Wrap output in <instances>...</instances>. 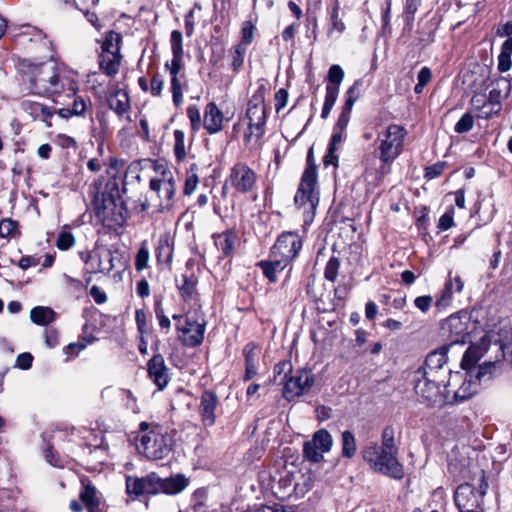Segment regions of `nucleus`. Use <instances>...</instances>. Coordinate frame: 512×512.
<instances>
[{"label":"nucleus","mask_w":512,"mask_h":512,"mask_svg":"<svg viewBox=\"0 0 512 512\" xmlns=\"http://www.w3.org/2000/svg\"><path fill=\"white\" fill-rule=\"evenodd\" d=\"M362 459L376 473L401 480L405 475L404 466L398 460V447L395 443V431L391 426L383 429L381 445L370 442L362 448Z\"/></svg>","instance_id":"nucleus-1"},{"label":"nucleus","mask_w":512,"mask_h":512,"mask_svg":"<svg viewBox=\"0 0 512 512\" xmlns=\"http://www.w3.org/2000/svg\"><path fill=\"white\" fill-rule=\"evenodd\" d=\"M317 166L313 160L312 148L307 155V166L302 174L294 197L296 207L303 213L304 225H310L315 217L319 204Z\"/></svg>","instance_id":"nucleus-2"},{"label":"nucleus","mask_w":512,"mask_h":512,"mask_svg":"<svg viewBox=\"0 0 512 512\" xmlns=\"http://www.w3.org/2000/svg\"><path fill=\"white\" fill-rule=\"evenodd\" d=\"M29 90L36 95L60 94L65 87L53 62L30 65L24 75Z\"/></svg>","instance_id":"nucleus-3"},{"label":"nucleus","mask_w":512,"mask_h":512,"mask_svg":"<svg viewBox=\"0 0 512 512\" xmlns=\"http://www.w3.org/2000/svg\"><path fill=\"white\" fill-rule=\"evenodd\" d=\"M444 379L422 372H414L413 389L417 400L427 407L441 406L449 402L450 390Z\"/></svg>","instance_id":"nucleus-4"},{"label":"nucleus","mask_w":512,"mask_h":512,"mask_svg":"<svg viewBox=\"0 0 512 512\" xmlns=\"http://www.w3.org/2000/svg\"><path fill=\"white\" fill-rule=\"evenodd\" d=\"M407 129L399 124H390L377 136L375 149L381 167H389L403 152Z\"/></svg>","instance_id":"nucleus-5"},{"label":"nucleus","mask_w":512,"mask_h":512,"mask_svg":"<svg viewBox=\"0 0 512 512\" xmlns=\"http://www.w3.org/2000/svg\"><path fill=\"white\" fill-rule=\"evenodd\" d=\"M149 426L147 422L140 423L139 429L143 434L139 438L137 448L148 459H164L172 450V439L158 427L149 430Z\"/></svg>","instance_id":"nucleus-6"},{"label":"nucleus","mask_w":512,"mask_h":512,"mask_svg":"<svg viewBox=\"0 0 512 512\" xmlns=\"http://www.w3.org/2000/svg\"><path fill=\"white\" fill-rule=\"evenodd\" d=\"M248 123V133H245L244 140L250 142L252 136L258 140L265 133L266 123V107L264 100V91L259 88L251 97L248 102L246 111Z\"/></svg>","instance_id":"nucleus-7"},{"label":"nucleus","mask_w":512,"mask_h":512,"mask_svg":"<svg viewBox=\"0 0 512 512\" xmlns=\"http://www.w3.org/2000/svg\"><path fill=\"white\" fill-rule=\"evenodd\" d=\"M487 489L488 483L484 477L480 480L478 489L469 483L459 485L454 494V501L459 512L482 510L483 498Z\"/></svg>","instance_id":"nucleus-8"},{"label":"nucleus","mask_w":512,"mask_h":512,"mask_svg":"<svg viewBox=\"0 0 512 512\" xmlns=\"http://www.w3.org/2000/svg\"><path fill=\"white\" fill-rule=\"evenodd\" d=\"M226 184L230 185L238 193H250L256 188L257 175L246 163L238 162L231 168Z\"/></svg>","instance_id":"nucleus-9"},{"label":"nucleus","mask_w":512,"mask_h":512,"mask_svg":"<svg viewBox=\"0 0 512 512\" xmlns=\"http://www.w3.org/2000/svg\"><path fill=\"white\" fill-rule=\"evenodd\" d=\"M333 445V438L326 429L317 430L311 440L303 445V456L307 461L319 463L323 460V454L328 453Z\"/></svg>","instance_id":"nucleus-10"},{"label":"nucleus","mask_w":512,"mask_h":512,"mask_svg":"<svg viewBox=\"0 0 512 512\" xmlns=\"http://www.w3.org/2000/svg\"><path fill=\"white\" fill-rule=\"evenodd\" d=\"M93 197L95 201H100L98 192ZM101 201L102 206L97 208V213L102 221L108 226H122L126 219L123 203L120 200L117 202L111 195L106 197L105 194H102Z\"/></svg>","instance_id":"nucleus-11"},{"label":"nucleus","mask_w":512,"mask_h":512,"mask_svg":"<svg viewBox=\"0 0 512 512\" xmlns=\"http://www.w3.org/2000/svg\"><path fill=\"white\" fill-rule=\"evenodd\" d=\"M149 186L159 199L158 206L160 210L172 208L175 196V182L171 171L164 170L160 178H152Z\"/></svg>","instance_id":"nucleus-12"},{"label":"nucleus","mask_w":512,"mask_h":512,"mask_svg":"<svg viewBox=\"0 0 512 512\" xmlns=\"http://www.w3.org/2000/svg\"><path fill=\"white\" fill-rule=\"evenodd\" d=\"M301 248L302 238L296 232H284L277 238L271 254L290 264L298 256Z\"/></svg>","instance_id":"nucleus-13"},{"label":"nucleus","mask_w":512,"mask_h":512,"mask_svg":"<svg viewBox=\"0 0 512 512\" xmlns=\"http://www.w3.org/2000/svg\"><path fill=\"white\" fill-rule=\"evenodd\" d=\"M448 349L449 347L445 345L431 352L426 357L424 366L417 369L416 372H422L446 380L447 375L451 374V370L445 367Z\"/></svg>","instance_id":"nucleus-14"},{"label":"nucleus","mask_w":512,"mask_h":512,"mask_svg":"<svg viewBox=\"0 0 512 512\" xmlns=\"http://www.w3.org/2000/svg\"><path fill=\"white\" fill-rule=\"evenodd\" d=\"M283 384V395L290 401L309 391L311 386L314 384V376L306 370H298Z\"/></svg>","instance_id":"nucleus-15"},{"label":"nucleus","mask_w":512,"mask_h":512,"mask_svg":"<svg viewBox=\"0 0 512 512\" xmlns=\"http://www.w3.org/2000/svg\"><path fill=\"white\" fill-rule=\"evenodd\" d=\"M176 330L179 333V339L185 346L196 347L203 342L205 323L186 317L184 323L176 324Z\"/></svg>","instance_id":"nucleus-16"},{"label":"nucleus","mask_w":512,"mask_h":512,"mask_svg":"<svg viewBox=\"0 0 512 512\" xmlns=\"http://www.w3.org/2000/svg\"><path fill=\"white\" fill-rule=\"evenodd\" d=\"M450 335V344H464L469 335V319L467 315L449 316L442 328Z\"/></svg>","instance_id":"nucleus-17"},{"label":"nucleus","mask_w":512,"mask_h":512,"mask_svg":"<svg viewBox=\"0 0 512 512\" xmlns=\"http://www.w3.org/2000/svg\"><path fill=\"white\" fill-rule=\"evenodd\" d=\"M82 259L89 266L92 273H109L114 268V257L111 250L101 248L95 250L93 253H88Z\"/></svg>","instance_id":"nucleus-18"},{"label":"nucleus","mask_w":512,"mask_h":512,"mask_svg":"<svg viewBox=\"0 0 512 512\" xmlns=\"http://www.w3.org/2000/svg\"><path fill=\"white\" fill-rule=\"evenodd\" d=\"M126 492L136 498L144 494H156V473H150L142 478L127 476Z\"/></svg>","instance_id":"nucleus-19"},{"label":"nucleus","mask_w":512,"mask_h":512,"mask_svg":"<svg viewBox=\"0 0 512 512\" xmlns=\"http://www.w3.org/2000/svg\"><path fill=\"white\" fill-rule=\"evenodd\" d=\"M148 376L159 390H163L170 381L169 370L161 354H155L147 363Z\"/></svg>","instance_id":"nucleus-20"},{"label":"nucleus","mask_w":512,"mask_h":512,"mask_svg":"<svg viewBox=\"0 0 512 512\" xmlns=\"http://www.w3.org/2000/svg\"><path fill=\"white\" fill-rule=\"evenodd\" d=\"M472 378L473 375H471V373H466L464 377L461 373L457 372L453 376L454 381H462V384L457 390L454 391L452 397L449 396V402H447L448 404L465 401L477 392L478 383Z\"/></svg>","instance_id":"nucleus-21"},{"label":"nucleus","mask_w":512,"mask_h":512,"mask_svg":"<svg viewBox=\"0 0 512 512\" xmlns=\"http://www.w3.org/2000/svg\"><path fill=\"white\" fill-rule=\"evenodd\" d=\"M218 406V397L212 391H204L201 395L199 414L204 426H212L215 424V411Z\"/></svg>","instance_id":"nucleus-22"},{"label":"nucleus","mask_w":512,"mask_h":512,"mask_svg":"<svg viewBox=\"0 0 512 512\" xmlns=\"http://www.w3.org/2000/svg\"><path fill=\"white\" fill-rule=\"evenodd\" d=\"M189 484L188 478L179 474L168 478H160L156 474V494L165 493L174 495L181 493Z\"/></svg>","instance_id":"nucleus-23"},{"label":"nucleus","mask_w":512,"mask_h":512,"mask_svg":"<svg viewBox=\"0 0 512 512\" xmlns=\"http://www.w3.org/2000/svg\"><path fill=\"white\" fill-rule=\"evenodd\" d=\"M223 113L214 102L206 105L204 111L203 125L209 134H216L222 130Z\"/></svg>","instance_id":"nucleus-24"},{"label":"nucleus","mask_w":512,"mask_h":512,"mask_svg":"<svg viewBox=\"0 0 512 512\" xmlns=\"http://www.w3.org/2000/svg\"><path fill=\"white\" fill-rule=\"evenodd\" d=\"M109 108L112 109L120 118L130 120L129 112L131 109L128 93L123 89H117L110 94L108 98Z\"/></svg>","instance_id":"nucleus-25"},{"label":"nucleus","mask_w":512,"mask_h":512,"mask_svg":"<svg viewBox=\"0 0 512 512\" xmlns=\"http://www.w3.org/2000/svg\"><path fill=\"white\" fill-rule=\"evenodd\" d=\"M464 283L460 276L452 277L451 273H449L448 278L444 285V290L441 294V296L436 301V307L437 308H444L447 307L452 298L454 293H460L463 290Z\"/></svg>","instance_id":"nucleus-26"},{"label":"nucleus","mask_w":512,"mask_h":512,"mask_svg":"<svg viewBox=\"0 0 512 512\" xmlns=\"http://www.w3.org/2000/svg\"><path fill=\"white\" fill-rule=\"evenodd\" d=\"M213 238L215 246L222 252L223 257H230L234 254L238 236L233 230L215 234Z\"/></svg>","instance_id":"nucleus-27"},{"label":"nucleus","mask_w":512,"mask_h":512,"mask_svg":"<svg viewBox=\"0 0 512 512\" xmlns=\"http://www.w3.org/2000/svg\"><path fill=\"white\" fill-rule=\"evenodd\" d=\"M121 54L101 53L99 56V68L107 76H115L120 67Z\"/></svg>","instance_id":"nucleus-28"},{"label":"nucleus","mask_w":512,"mask_h":512,"mask_svg":"<svg viewBox=\"0 0 512 512\" xmlns=\"http://www.w3.org/2000/svg\"><path fill=\"white\" fill-rule=\"evenodd\" d=\"M272 259L269 261H260L258 266L262 269L265 277L271 282L277 280V273L283 271V269L289 265L286 261H282L280 257H276L271 254Z\"/></svg>","instance_id":"nucleus-29"},{"label":"nucleus","mask_w":512,"mask_h":512,"mask_svg":"<svg viewBox=\"0 0 512 512\" xmlns=\"http://www.w3.org/2000/svg\"><path fill=\"white\" fill-rule=\"evenodd\" d=\"M155 253L158 263H171L173 258V241L168 235L160 238Z\"/></svg>","instance_id":"nucleus-30"},{"label":"nucleus","mask_w":512,"mask_h":512,"mask_svg":"<svg viewBox=\"0 0 512 512\" xmlns=\"http://www.w3.org/2000/svg\"><path fill=\"white\" fill-rule=\"evenodd\" d=\"M30 319L37 325L45 326L55 320V312L49 307L36 306L30 311Z\"/></svg>","instance_id":"nucleus-31"},{"label":"nucleus","mask_w":512,"mask_h":512,"mask_svg":"<svg viewBox=\"0 0 512 512\" xmlns=\"http://www.w3.org/2000/svg\"><path fill=\"white\" fill-rule=\"evenodd\" d=\"M80 498L85 504L88 512H101L100 501L97 497V491L95 487L90 485L85 486L80 493Z\"/></svg>","instance_id":"nucleus-32"},{"label":"nucleus","mask_w":512,"mask_h":512,"mask_svg":"<svg viewBox=\"0 0 512 512\" xmlns=\"http://www.w3.org/2000/svg\"><path fill=\"white\" fill-rule=\"evenodd\" d=\"M501 99H502V90L500 88H493L490 90L489 95L487 97L488 103L490 105L489 111H484L482 114L483 119H489L493 115H496L501 110Z\"/></svg>","instance_id":"nucleus-33"},{"label":"nucleus","mask_w":512,"mask_h":512,"mask_svg":"<svg viewBox=\"0 0 512 512\" xmlns=\"http://www.w3.org/2000/svg\"><path fill=\"white\" fill-rule=\"evenodd\" d=\"M122 37L119 33L110 31L106 34L104 42L102 44L101 53H120Z\"/></svg>","instance_id":"nucleus-34"},{"label":"nucleus","mask_w":512,"mask_h":512,"mask_svg":"<svg viewBox=\"0 0 512 512\" xmlns=\"http://www.w3.org/2000/svg\"><path fill=\"white\" fill-rule=\"evenodd\" d=\"M357 451V444L354 434L345 430L342 432V456L345 458H352Z\"/></svg>","instance_id":"nucleus-35"},{"label":"nucleus","mask_w":512,"mask_h":512,"mask_svg":"<svg viewBox=\"0 0 512 512\" xmlns=\"http://www.w3.org/2000/svg\"><path fill=\"white\" fill-rule=\"evenodd\" d=\"M186 86V80L184 75L179 77L171 78V93L173 103L176 107H180L183 103V88Z\"/></svg>","instance_id":"nucleus-36"},{"label":"nucleus","mask_w":512,"mask_h":512,"mask_svg":"<svg viewBox=\"0 0 512 512\" xmlns=\"http://www.w3.org/2000/svg\"><path fill=\"white\" fill-rule=\"evenodd\" d=\"M174 136V146L173 151L175 158L178 162L183 161L186 158V148H185V134L182 130L176 129L173 133Z\"/></svg>","instance_id":"nucleus-37"},{"label":"nucleus","mask_w":512,"mask_h":512,"mask_svg":"<svg viewBox=\"0 0 512 512\" xmlns=\"http://www.w3.org/2000/svg\"><path fill=\"white\" fill-rule=\"evenodd\" d=\"M150 259V252L147 246V241H143L135 257V269L143 271L148 267Z\"/></svg>","instance_id":"nucleus-38"},{"label":"nucleus","mask_w":512,"mask_h":512,"mask_svg":"<svg viewBox=\"0 0 512 512\" xmlns=\"http://www.w3.org/2000/svg\"><path fill=\"white\" fill-rule=\"evenodd\" d=\"M339 10H340V6H339L338 1H336L330 11L331 27L329 28V31H328L329 33L336 31L339 34H341L344 32V30L346 28L343 20L339 17Z\"/></svg>","instance_id":"nucleus-39"},{"label":"nucleus","mask_w":512,"mask_h":512,"mask_svg":"<svg viewBox=\"0 0 512 512\" xmlns=\"http://www.w3.org/2000/svg\"><path fill=\"white\" fill-rule=\"evenodd\" d=\"M247 48L244 45H235L231 50L232 58V69L234 72H238L242 67L245 59Z\"/></svg>","instance_id":"nucleus-40"},{"label":"nucleus","mask_w":512,"mask_h":512,"mask_svg":"<svg viewBox=\"0 0 512 512\" xmlns=\"http://www.w3.org/2000/svg\"><path fill=\"white\" fill-rule=\"evenodd\" d=\"M172 56L184 57L183 35L179 30H173L170 35Z\"/></svg>","instance_id":"nucleus-41"},{"label":"nucleus","mask_w":512,"mask_h":512,"mask_svg":"<svg viewBox=\"0 0 512 512\" xmlns=\"http://www.w3.org/2000/svg\"><path fill=\"white\" fill-rule=\"evenodd\" d=\"M478 361L477 351L473 348H469L463 358L461 360L462 369L466 370L467 373H471L473 375L474 370H476V363Z\"/></svg>","instance_id":"nucleus-42"},{"label":"nucleus","mask_w":512,"mask_h":512,"mask_svg":"<svg viewBox=\"0 0 512 512\" xmlns=\"http://www.w3.org/2000/svg\"><path fill=\"white\" fill-rule=\"evenodd\" d=\"M75 245V237L68 230H62L56 240V247L61 251H66Z\"/></svg>","instance_id":"nucleus-43"},{"label":"nucleus","mask_w":512,"mask_h":512,"mask_svg":"<svg viewBox=\"0 0 512 512\" xmlns=\"http://www.w3.org/2000/svg\"><path fill=\"white\" fill-rule=\"evenodd\" d=\"M292 372V364L289 361H282L274 367V378L279 383H284L289 377L288 374Z\"/></svg>","instance_id":"nucleus-44"},{"label":"nucleus","mask_w":512,"mask_h":512,"mask_svg":"<svg viewBox=\"0 0 512 512\" xmlns=\"http://www.w3.org/2000/svg\"><path fill=\"white\" fill-rule=\"evenodd\" d=\"M328 84L329 86H337L340 88V85L344 79V71L341 66L337 64H333L328 71Z\"/></svg>","instance_id":"nucleus-45"},{"label":"nucleus","mask_w":512,"mask_h":512,"mask_svg":"<svg viewBox=\"0 0 512 512\" xmlns=\"http://www.w3.org/2000/svg\"><path fill=\"white\" fill-rule=\"evenodd\" d=\"M471 106L477 112V117L482 118V114L486 108L490 109L487 97L484 94H474L471 98Z\"/></svg>","instance_id":"nucleus-46"},{"label":"nucleus","mask_w":512,"mask_h":512,"mask_svg":"<svg viewBox=\"0 0 512 512\" xmlns=\"http://www.w3.org/2000/svg\"><path fill=\"white\" fill-rule=\"evenodd\" d=\"M19 232L17 231V222L12 219H3L0 222V236L2 238L15 237Z\"/></svg>","instance_id":"nucleus-47"},{"label":"nucleus","mask_w":512,"mask_h":512,"mask_svg":"<svg viewBox=\"0 0 512 512\" xmlns=\"http://www.w3.org/2000/svg\"><path fill=\"white\" fill-rule=\"evenodd\" d=\"M361 85V81L357 80L354 84L347 90L346 92V100L344 107H347V110H352L355 102L360 96L359 86Z\"/></svg>","instance_id":"nucleus-48"},{"label":"nucleus","mask_w":512,"mask_h":512,"mask_svg":"<svg viewBox=\"0 0 512 512\" xmlns=\"http://www.w3.org/2000/svg\"><path fill=\"white\" fill-rule=\"evenodd\" d=\"M255 26L251 21H245L241 29V42L238 45H244L246 48L250 45L254 38Z\"/></svg>","instance_id":"nucleus-49"},{"label":"nucleus","mask_w":512,"mask_h":512,"mask_svg":"<svg viewBox=\"0 0 512 512\" xmlns=\"http://www.w3.org/2000/svg\"><path fill=\"white\" fill-rule=\"evenodd\" d=\"M474 119L470 113H465L454 126L456 133H466L473 128Z\"/></svg>","instance_id":"nucleus-50"},{"label":"nucleus","mask_w":512,"mask_h":512,"mask_svg":"<svg viewBox=\"0 0 512 512\" xmlns=\"http://www.w3.org/2000/svg\"><path fill=\"white\" fill-rule=\"evenodd\" d=\"M21 108L24 112L31 116L32 119L38 120L41 109H43V104L29 100H24L21 103Z\"/></svg>","instance_id":"nucleus-51"},{"label":"nucleus","mask_w":512,"mask_h":512,"mask_svg":"<svg viewBox=\"0 0 512 512\" xmlns=\"http://www.w3.org/2000/svg\"><path fill=\"white\" fill-rule=\"evenodd\" d=\"M154 311H155V316L159 322V326L162 329L169 331V329L171 327V322H170V319L164 313V309L162 307L161 300H156L155 306H154Z\"/></svg>","instance_id":"nucleus-52"},{"label":"nucleus","mask_w":512,"mask_h":512,"mask_svg":"<svg viewBox=\"0 0 512 512\" xmlns=\"http://www.w3.org/2000/svg\"><path fill=\"white\" fill-rule=\"evenodd\" d=\"M340 263L339 260L335 257L330 258V260L327 262L324 275L325 278L331 282H334L337 279L338 276V269H339Z\"/></svg>","instance_id":"nucleus-53"},{"label":"nucleus","mask_w":512,"mask_h":512,"mask_svg":"<svg viewBox=\"0 0 512 512\" xmlns=\"http://www.w3.org/2000/svg\"><path fill=\"white\" fill-rule=\"evenodd\" d=\"M88 104H91L90 99L85 100L81 96H75L71 111L74 116H83L87 110Z\"/></svg>","instance_id":"nucleus-54"},{"label":"nucleus","mask_w":512,"mask_h":512,"mask_svg":"<svg viewBox=\"0 0 512 512\" xmlns=\"http://www.w3.org/2000/svg\"><path fill=\"white\" fill-rule=\"evenodd\" d=\"M183 59L184 57L172 56L171 62H167L165 64V67L169 70L171 78H176L178 77V74L180 75V71L184 66Z\"/></svg>","instance_id":"nucleus-55"},{"label":"nucleus","mask_w":512,"mask_h":512,"mask_svg":"<svg viewBox=\"0 0 512 512\" xmlns=\"http://www.w3.org/2000/svg\"><path fill=\"white\" fill-rule=\"evenodd\" d=\"M422 1L420 0H405L404 13L408 22H413L414 15L421 6Z\"/></svg>","instance_id":"nucleus-56"},{"label":"nucleus","mask_w":512,"mask_h":512,"mask_svg":"<svg viewBox=\"0 0 512 512\" xmlns=\"http://www.w3.org/2000/svg\"><path fill=\"white\" fill-rule=\"evenodd\" d=\"M187 116L191 122L193 130H199L201 126V115L199 109L195 105H191L187 108Z\"/></svg>","instance_id":"nucleus-57"},{"label":"nucleus","mask_w":512,"mask_h":512,"mask_svg":"<svg viewBox=\"0 0 512 512\" xmlns=\"http://www.w3.org/2000/svg\"><path fill=\"white\" fill-rule=\"evenodd\" d=\"M351 112L352 110H347V107H342V111L335 124L334 130L345 132L350 121Z\"/></svg>","instance_id":"nucleus-58"},{"label":"nucleus","mask_w":512,"mask_h":512,"mask_svg":"<svg viewBox=\"0 0 512 512\" xmlns=\"http://www.w3.org/2000/svg\"><path fill=\"white\" fill-rule=\"evenodd\" d=\"M199 183V178L196 173H188L184 184V194L191 195L195 192Z\"/></svg>","instance_id":"nucleus-59"},{"label":"nucleus","mask_w":512,"mask_h":512,"mask_svg":"<svg viewBox=\"0 0 512 512\" xmlns=\"http://www.w3.org/2000/svg\"><path fill=\"white\" fill-rule=\"evenodd\" d=\"M178 288L181 291V294L185 300L192 297L195 291V283L187 276H183V283Z\"/></svg>","instance_id":"nucleus-60"},{"label":"nucleus","mask_w":512,"mask_h":512,"mask_svg":"<svg viewBox=\"0 0 512 512\" xmlns=\"http://www.w3.org/2000/svg\"><path fill=\"white\" fill-rule=\"evenodd\" d=\"M433 302V298L430 295L418 296L414 300L415 306L423 313L428 312Z\"/></svg>","instance_id":"nucleus-61"},{"label":"nucleus","mask_w":512,"mask_h":512,"mask_svg":"<svg viewBox=\"0 0 512 512\" xmlns=\"http://www.w3.org/2000/svg\"><path fill=\"white\" fill-rule=\"evenodd\" d=\"M444 169H445V163H443V162H438L434 165L428 166L425 169V177L429 180L434 179V178L440 176L444 172Z\"/></svg>","instance_id":"nucleus-62"},{"label":"nucleus","mask_w":512,"mask_h":512,"mask_svg":"<svg viewBox=\"0 0 512 512\" xmlns=\"http://www.w3.org/2000/svg\"><path fill=\"white\" fill-rule=\"evenodd\" d=\"M164 86V81L162 77L158 74H155L151 79L150 92L152 96L159 97L162 93Z\"/></svg>","instance_id":"nucleus-63"},{"label":"nucleus","mask_w":512,"mask_h":512,"mask_svg":"<svg viewBox=\"0 0 512 512\" xmlns=\"http://www.w3.org/2000/svg\"><path fill=\"white\" fill-rule=\"evenodd\" d=\"M135 321L137 324V329L141 335L147 333V322H146V313L142 309H137L135 312Z\"/></svg>","instance_id":"nucleus-64"}]
</instances>
